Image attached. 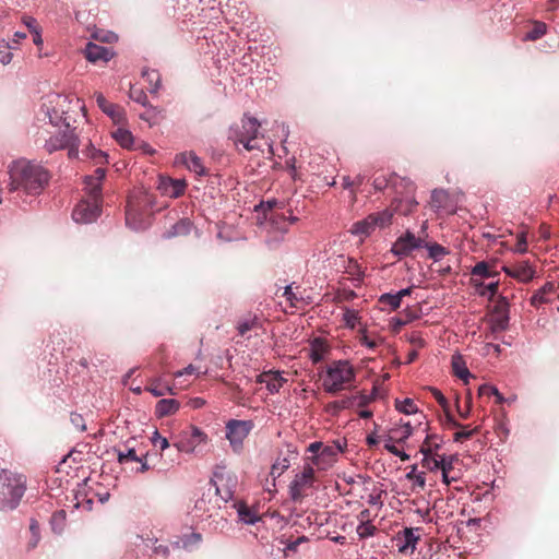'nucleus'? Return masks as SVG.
<instances>
[{"mask_svg":"<svg viewBox=\"0 0 559 559\" xmlns=\"http://www.w3.org/2000/svg\"><path fill=\"white\" fill-rule=\"evenodd\" d=\"M252 426V423L247 420L233 419L228 421L226 426V438L235 450H239L242 447V442L248 437Z\"/></svg>","mask_w":559,"mask_h":559,"instance_id":"nucleus-15","label":"nucleus"},{"mask_svg":"<svg viewBox=\"0 0 559 559\" xmlns=\"http://www.w3.org/2000/svg\"><path fill=\"white\" fill-rule=\"evenodd\" d=\"M503 271L510 277L518 280L519 282L527 283L535 276V270L527 261L516 262L510 265L503 266Z\"/></svg>","mask_w":559,"mask_h":559,"instance_id":"nucleus-19","label":"nucleus"},{"mask_svg":"<svg viewBox=\"0 0 559 559\" xmlns=\"http://www.w3.org/2000/svg\"><path fill=\"white\" fill-rule=\"evenodd\" d=\"M547 26L544 22H535L534 27L530 31L525 38L528 40H536L546 34Z\"/></svg>","mask_w":559,"mask_h":559,"instance_id":"nucleus-43","label":"nucleus"},{"mask_svg":"<svg viewBox=\"0 0 559 559\" xmlns=\"http://www.w3.org/2000/svg\"><path fill=\"white\" fill-rule=\"evenodd\" d=\"M328 352V345L322 338H314L310 345L309 357L313 364L321 361Z\"/></svg>","mask_w":559,"mask_h":559,"instance_id":"nucleus-28","label":"nucleus"},{"mask_svg":"<svg viewBox=\"0 0 559 559\" xmlns=\"http://www.w3.org/2000/svg\"><path fill=\"white\" fill-rule=\"evenodd\" d=\"M10 49L11 47L7 41H0V62L2 64H8L11 62L13 55Z\"/></svg>","mask_w":559,"mask_h":559,"instance_id":"nucleus-50","label":"nucleus"},{"mask_svg":"<svg viewBox=\"0 0 559 559\" xmlns=\"http://www.w3.org/2000/svg\"><path fill=\"white\" fill-rule=\"evenodd\" d=\"M26 489L24 476L8 469L0 472V509H15Z\"/></svg>","mask_w":559,"mask_h":559,"instance_id":"nucleus-5","label":"nucleus"},{"mask_svg":"<svg viewBox=\"0 0 559 559\" xmlns=\"http://www.w3.org/2000/svg\"><path fill=\"white\" fill-rule=\"evenodd\" d=\"M70 421L74 426V428L79 431H85L86 425L83 416L78 413H71L70 415Z\"/></svg>","mask_w":559,"mask_h":559,"instance_id":"nucleus-53","label":"nucleus"},{"mask_svg":"<svg viewBox=\"0 0 559 559\" xmlns=\"http://www.w3.org/2000/svg\"><path fill=\"white\" fill-rule=\"evenodd\" d=\"M10 191L21 190L27 194L41 193L50 179L49 171L41 165L19 159L10 167Z\"/></svg>","mask_w":559,"mask_h":559,"instance_id":"nucleus-1","label":"nucleus"},{"mask_svg":"<svg viewBox=\"0 0 559 559\" xmlns=\"http://www.w3.org/2000/svg\"><path fill=\"white\" fill-rule=\"evenodd\" d=\"M180 407V403L174 399H163L156 403L155 414L157 417L174 415Z\"/></svg>","mask_w":559,"mask_h":559,"instance_id":"nucleus-23","label":"nucleus"},{"mask_svg":"<svg viewBox=\"0 0 559 559\" xmlns=\"http://www.w3.org/2000/svg\"><path fill=\"white\" fill-rule=\"evenodd\" d=\"M400 177H391L390 179H386L384 176H378L373 179V187L377 190H383L388 187L389 182H392L394 187H397L400 185Z\"/></svg>","mask_w":559,"mask_h":559,"instance_id":"nucleus-44","label":"nucleus"},{"mask_svg":"<svg viewBox=\"0 0 559 559\" xmlns=\"http://www.w3.org/2000/svg\"><path fill=\"white\" fill-rule=\"evenodd\" d=\"M85 58L91 62L108 61L112 57L110 49L88 43L84 50Z\"/></svg>","mask_w":559,"mask_h":559,"instance_id":"nucleus-20","label":"nucleus"},{"mask_svg":"<svg viewBox=\"0 0 559 559\" xmlns=\"http://www.w3.org/2000/svg\"><path fill=\"white\" fill-rule=\"evenodd\" d=\"M152 442L154 447H159L160 451H164L167 448H169V441L167 440V438L160 436L158 431L154 432L152 437Z\"/></svg>","mask_w":559,"mask_h":559,"instance_id":"nucleus-54","label":"nucleus"},{"mask_svg":"<svg viewBox=\"0 0 559 559\" xmlns=\"http://www.w3.org/2000/svg\"><path fill=\"white\" fill-rule=\"evenodd\" d=\"M395 407L399 412L404 414H415L417 412V406L412 399H405L403 401H395Z\"/></svg>","mask_w":559,"mask_h":559,"instance_id":"nucleus-40","label":"nucleus"},{"mask_svg":"<svg viewBox=\"0 0 559 559\" xmlns=\"http://www.w3.org/2000/svg\"><path fill=\"white\" fill-rule=\"evenodd\" d=\"M283 296L289 302V306L294 308H299V304L304 300V297L298 292L293 290L292 285L285 287Z\"/></svg>","mask_w":559,"mask_h":559,"instance_id":"nucleus-39","label":"nucleus"},{"mask_svg":"<svg viewBox=\"0 0 559 559\" xmlns=\"http://www.w3.org/2000/svg\"><path fill=\"white\" fill-rule=\"evenodd\" d=\"M70 99L68 96L53 94L47 96L45 103L41 106V112L45 118L48 119V123L55 128L61 127V124L69 129L70 121L68 110L70 108Z\"/></svg>","mask_w":559,"mask_h":559,"instance_id":"nucleus-7","label":"nucleus"},{"mask_svg":"<svg viewBox=\"0 0 559 559\" xmlns=\"http://www.w3.org/2000/svg\"><path fill=\"white\" fill-rule=\"evenodd\" d=\"M257 382L265 383L266 389L271 393H276L283 386L285 379L278 372L267 371L258 376Z\"/></svg>","mask_w":559,"mask_h":559,"instance_id":"nucleus-22","label":"nucleus"},{"mask_svg":"<svg viewBox=\"0 0 559 559\" xmlns=\"http://www.w3.org/2000/svg\"><path fill=\"white\" fill-rule=\"evenodd\" d=\"M45 147L49 153L68 148L69 157L73 158L79 155V139L74 129L69 126V129H59L56 134L45 140Z\"/></svg>","mask_w":559,"mask_h":559,"instance_id":"nucleus-9","label":"nucleus"},{"mask_svg":"<svg viewBox=\"0 0 559 559\" xmlns=\"http://www.w3.org/2000/svg\"><path fill=\"white\" fill-rule=\"evenodd\" d=\"M145 391L152 393L156 397L163 396L166 393L175 394L173 386L162 384L160 378L150 379L147 385L145 386Z\"/></svg>","mask_w":559,"mask_h":559,"instance_id":"nucleus-29","label":"nucleus"},{"mask_svg":"<svg viewBox=\"0 0 559 559\" xmlns=\"http://www.w3.org/2000/svg\"><path fill=\"white\" fill-rule=\"evenodd\" d=\"M489 324L493 333L504 331L509 325V302L506 297L499 296L489 314Z\"/></svg>","mask_w":559,"mask_h":559,"instance_id":"nucleus-14","label":"nucleus"},{"mask_svg":"<svg viewBox=\"0 0 559 559\" xmlns=\"http://www.w3.org/2000/svg\"><path fill=\"white\" fill-rule=\"evenodd\" d=\"M277 205L276 200L267 201L265 204L261 203L255 206L257 224L266 233L270 241H278L283 238L284 234L288 231V227L297 217H286L283 212L275 209Z\"/></svg>","mask_w":559,"mask_h":559,"instance_id":"nucleus-3","label":"nucleus"},{"mask_svg":"<svg viewBox=\"0 0 559 559\" xmlns=\"http://www.w3.org/2000/svg\"><path fill=\"white\" fill-rule=\"evenodd\" d=\"M118 461L121 464L127 463L129 461L141 462V457L136 455L134 449H128L126 453L121 451L118 452Z\"/></svg>","mask_w":559,"mask_h":559,"instance_id":"nucleus-51","label":"nucleus"},{"mask_svg":"<svg viewBox=\"0 0 559 559\" xmlns=\"http://www.w3.org/2000/svg\"><path fill=\"white\" fill-rule=\"evenodd\" d=\"M379 302L383 306H389L391 310H396L401 306L402 300L396 294H383Z\"/></svg>","mask_w":559,"mask_h":559,"instance_id":"nucleus-41","label":"nucleus"},{"mask_svg":"<svg viewBox=\"0 0 559 559\" xmlns=\"http://www.w3.org/2000/svg\"><path fill=\"white\" fill-rule=\"evenodd\" d=\"M206 442L207 435L198 427L191 426L175 437L174 445L179 452L192 453L199 445Z\"/></svg>","mask_w":559,"mask_h":559,"instance_id":"nucleus-11","label":"nucleus"},{"mask_svg":"<svg viewBox=\"0 0 559 559\" xmlns=\"http://www.w3.org/2000/svg\"><path fill=\"white\" fill-rule=\"evenodd\" d=\"M377 527L371 523H359L357 526V534L360 538H367L376 534Z\"/></svg>","mask_w":559,"mask_h":559,"instance_id":"nucleus-46","label":"nucleus"},{"mask_svg":"<svg viewBox=\"0 0 559 559\" xmlns=\"http://www.w3.org/2000/svg\"><path fill=\"white\" fill-rule=\"evenodd\" d=\"M406 478L413 481V490L416 488L423 490L426 486L425 473L417 471V465H412Z\"/></svg>","mask_w":559,"mask_h":559,"instance_id":"nucleus-34","label":"nucleus"},{"mask_svg":"<svg viewBox=\"0 0 559 559\" xmlns=\"http://www.w3.org/2000/svg\"><path fill=\"white\" fill-rule=\"evenodd\" d=\"M317 481L316 471L310 463H305L302 471L297 473L289 485V496L293 501H301L308 496V490L311 489Z\"/></svg>","mask_w":559,"mask_h":559,"instance_id":"nucleus-10","label":"nucleus"},{"mask_svg":"<svg viewBox=\"0 0 559 559\" xmlns=\"http://www.w3.org/2000/svg\"><path fill=\"white\" fill-rule=\"evenodd\" d=\"M342 452L340 445H326L317 455H307L305 463L312 464L314 471H328L337 460V455Z\"/></svg>","mask_w":559,"mask_h":559,"instance_id":"nucleus-13","label":"nucleus"},{"mask_svg":"<svg viewBox=\"0 0 559 559\" xmlns=\"http://www.w3.org/2000/svg\"><path fill=\"white\" fill-rule=\"evenodd\" d=\"M515 251L520 253H525L527 251V240L525 231L518 234Z\"/></svg>","mask_w":559,"mask_h":559,"instance_id":"nucleus-55","label":"nucleus"},{"mask_svg":"<svg viewBox=\"0 0 559 559\" xmlns=\"http://www.w3.org/2000/svg\"><path fill=\"white\" fill-rule=\"evenodd\" d=\"M259 127L260 123L255 118L245 116L241 120L240 127L237 126L230 128L228 139L236 145L242 144L247 151L257 150Z\"/></svg>","mask_w":559,"mask_h":559,"instance_id":"nucleus-8","label":"nucleus"},{"mask_svg":"<svg viewBox=\"0 0 559 559\" xmlns=\"http://www.w3.org/2000/svg\"><path fill=\"white\" fill-rule=\"evenodd\" d=\"M95 96V99H96V103H97V106L106 114L108 115L109 117H111L112 119H120L121 117V109L119 106L108 102L106 99V97L99 93V92H96L94 94Z\"/></svg>","mask_w":559,"mask_h":559,"instance_id":"nucleus-24","label":"nucleus"},{"mask_svg":"<svg viewBox=\"0 0 559 559\" xmlns=\"http://www.w3.org/2000/svg\"><path fill=\"white\" fill-rule=\"evenodd\" d=\"M258 328H260V321L257 316L243 319L239 321L237 325L238 333L241 336L246 335L249 331L255 330Z\"/></svg>","mask_w":559,"mask_h":559,"instance_id":"nucleus-35","label":"nucleus"},{"mask_svg":"<svg viewBox=\"0 0 559 559\" xmlns=\"http://www.w3.org/2000/svg\"><path fill=\"white\" fill-rule=\"evenodd\" d=\"M408 342L411 343V345L413 346V348L415 349H419V348H423L425 347L426 345V342L425 340L421 337V335L417 332H414L409 335L408 337Z\"/></svg>","mask_w":559,"mask_h":559,"instance_id":"nucleus-56","label":"nucleus"},{"mask_svg":"<svg viewBox=\"0 0 559 559\" xmlns=\"http://www.w3.org/2000/svg\"><path fill=\"white\" fill-rule=\"evenodd\" d=\"M355 381V370L346 360H336L328 366L322 379L325 392L335 394L352 386Z\"/></svg>","mask_w":559,"mask_h":559,"instance_id":"nucleus-6","label":"nucleus"},{"mask_svg":"<svg viewBox=\"0 0 559 559\" xmlns=\"http://www.w3.org/2000/svg\"><path fill=\"white\" fill-rule=\"evenodd\" d=\"M179 160L182 162L190 171L195 173L199 176H205L207 174L201 158L193 152H185L178 156Z\"/></svg>","mask_w":559,"mask_h":559,"instance_id":"nucleus-21","label":"nucleus"},{"mask_svg":"<svg viewBox=\"0 0 559 559\" xmlns=\"http://www.w3.org/2000/svg\"><path fill=\"white\" fill-rule=\"evenodd\" d=\"M289 460L287 457H278L271 467L270 475L275 480L276 477H280L285 471L289 468Z\"/></svg>","mask_w":559,"mask_h":559,"instance_id":"nucleus-38","label":"nucleus"},{"mask_svg":"<svg viewBox=\"0 0 559 559\" xmlns=\"http://www.w3.org/2000/svg\"><path fill=\"white\" fill-rule=\"evenodd\" d=\"M191 374H197L199 376L200 372H199V368H197L195 366L193 365H189L188 367H186L185 369L182 370H179V371H176L174 373V377L175 379H180L182 378L183 376H191Z\"/></svg>","mask_w":559,"mask_h":559,"instance_id":"nucleus-58","label":"nucleus"},{"mask_svg":"<svg viewBox=\"0 0 559 559\" xmlns=\"http://www.w3.org/2000/svg\"><path fill=\"white\" fill-rule=\"evenodd\" d=\"M478 393H479L480 396H483V395H487V396L498 395V390L495 386H491V385H488V384H484V385L479 386Z\"/></svg>","mask_w":559,"mask_h":559,"instance_id":"nucleus-64","label":"nucleus"},{"mask_svg":"<svg viewBox=\"0 0 559 559\" xmlns=\"http://www.w3.org/2000/svg\"><path fill=\"white\" fill-rule=\"evenodd\" d=\"M344 320L348 326L354 328L358 320L357 313L354 310H346L344 313Z\"/></svg>","mask_w":559,"mask_h":559,"instance_id":"nucleus-61","label":"nucleus"},{"mask_svg":"<svg viewBox=\"0 0 559 559\" xmlns=\"http://www.w3.org/2000/svg\"><path fill=\"white\" fill-rule=\"evenodd\" d=\"M418 528H405L403 531L404 544L400 546L401 552H407L408 550L414 551L416 543L419 539V535L416 534Z\"/></svg>","mask_w":559,"mask_h":559,"instance_id":"nucleus-30","label":"nucleus"},{"mask_svg":"<svg viewBox=\"0 0 559 559\" xmlns=\"http://www.w3.org/2000/svg\"><path fill=\"white\" fill-rule=\"evenodd\" d=\"M430 391L433 395V397L436 399V401L438 402V404L443 408V409H447V406H448V401L445 399V396L442 394L441 391H439L438 389L436 388H430Z\"/></svg>","mask_w":559,"mask_h":559,"instance_id":"nucleus-60","label":"nucleus"},{"mask_svg":"<svg viewBox=\"0 0 559 559\" xmlns=\"http://www.w3.org/2000/svg\"><path fill=\"white\" fill-rule=\"evenodd\" d=\"M130 97L142 105H146L147 96L142 90H131Z\"/></svg>","mask_w":559,"mask_h":559,"instance_id":"nucleus-59","label":"nucleus"},{"mask_svg":"<svg viewBox=\"0 0 559 559\" xmlns=\"http://www.w3.org/2000/svg\"><path fill=\"white\" fill-rule=\"evenodd\" d=\"M201 540L202 535L194 532L181 537V544L185 549H192L194 546L199 545Z\"/></svg>","mask_w":559,"mask_h":559,"instance_id":"nucleus-42","label":"nucleus"},{"mask_svg":"<svg viewBox=\"0 0 559 559\" xmlns=\"http://www.w3.org/2000/svg\"><path fill=\"white\" fill-rule=\"evenodd\" d=\"M449 202V194L442 189H435L431 193L430 205L436 209H445Z\"/></svg>","mask_w":559,"mask_h":559,"instance_id":"nucleus-33","label":"nucleus"},{"mask_svg":"<svg viewBox=\"0 0 559 559\" xmlns=\"http://www.w3.org/2000/svg\"><path fill=\"white\" fill-rule=\"evenodd\" d=\"M421 308L419 306H415L412 308H406L403 312L400 313L404 318V322H412L420 317Z\"/></svg>","mask_w":559,"mask_h":559,"instance_id":"nucleus-48","label":"nucleus"},{"mask_svg":"<svg viewBox=\"0 0 559 559\" xmlns=\"http://www.w3.org/2000/svg\"><path fill=\"white\" fill-rule=\"evenodd\" d=\"M498 293V282H493L488 284L485 289L481 292L483 296L488 295L489 299H492Z\"/></svg>","mask_w":559,"mask_h":559,"instance_id":"nucleus-62","label":"nucleus"},{"mask_svg":"<svg viewBox=\"0 0 559 559\" xmlns=\"http://www.w3.org/2000/svg\"><path fill=\"white\" fill-rule=\"evenodd\" d=\"M413 433V427L411 423H403L399 427L390 430L389 441L403 442L408 439Z\"/></svg>","mask_w":559,"mask_h":559,"instance_id":"nucleus-27","label":"nucleus"},{"mask_svg":"<svg viewBox=\"0 0 559 559\" xmlns=\"http://www.w3.org/2000/svg\"><path fill=\"white\" fill-rule=\"evenodd\" d=\"M326 445H324L320 441H314L310 443L306 450L307 453H310L311 455H317L321 452L322 449H324Z\"/></svg>","mask_w":559,"mask_h":559,"instance_id":"nucleus-63","label":"nucleus"},{"mask_svg":"<svg viewBox=\"0 0 559 559\" xmlns=\"http://www.w3.org/2000/svg\"><path fill=\"white\" fill-rule=\"evenodd\" d=\"M393 213L391 210H384L369 214L366 218L356 222L352 227V233L356 235L368 236L377 227L383 228L389 226L392 222Z\"/></svg>","mask_w":559,"mask_h":559,"instance_id":"nucleus-12","label":"nucleus"},{"mask_svg":"<svg viewBox=\"0 0 559 559\" xmlns=\"http://www.w3.org/2000/svg\"><path fill=\"white\" fill-rule=\"evenodd\" d=\"M105 176V168L97 167L93 175L85 177L84 189L86 192V199L82 200L74 207L72 213V217L76 223H92L100 215L103 203L102 183Z\"/></svg>","mask_w":559,"mask_h":559,"instance_id":"nucleus-2","label":"nucleus"},{"mask_svg":"<svg viewBox=\"0 0 559 559\" xmlns=\"http://www.w3.org/2000/svg\"><path fill=\"white\" fill-rule=\"evenodd\" d=\"M452 461V457L447 460L444 456H442V463L439 466V469L442 472V480H448V473H451L453 469Z\"/></svg>","mask_w":559,"mask_h":559,"instance_id":"nucleus-57","label":"nucleus"},{"mask_svg":"<svg viewBox=\"0 0 559 559\" xmlns=\"http://www.w3.org/2000/svg\"><path fill=\"white\" fill-rule=\"evenodd\" d=\"M424 457L421 460V466L428 471H437L439 469L440 464L442 463V455L436 454H423Z\"/></svg>","mask_w":559,"mask_h":559,"instance_id":"nucleus-36","label":"nucleus"},{"mask_svg":"<svg viewBox=\"0 0 559 559\" xmlns=\"http://www.w3.org/2000/svg\"><path fill=\"white\" fill-rule=\"evenodd\" d=\"M187 188V182L185 179H173L169 177L159 176L157 189L162 194L167 195L169 198H179L181 197Z\"/></svg>","mask_w":559,"mask_h":559,"instance_id":"nucleus-18","label":"nucleus"},{"mask_svg":"<svg viewBox=\"0 0 559 559\" xmlns=\"http://www.w3.org/2000/svg\"><path fill=\"white\" fill-rule=\"evenodd\" d=\"M424 246V240L420 237H416L412 231L407 230L404 235L400 236L392 246L391 251L396 257H407L415 249H419Z\"/></svg>","mask_w":559,"mask_h":559,"instance_id":"nucleus-17","label":"nucleus"},{"mask_svg":"<svg viewBox=\"0 0 559 559\" xmlns=\"http://www.w3.org/2000/svg\"><path fill=\"white\" fill-rule=\"evenodd\" d=\"M155 195L146 190L134 191L128 199L126 222L134 230L144 229L151 223Z\"/></svg>","mask_w":559,"mask_h":559,"instance_id":"nucleus-4","label":"nucleus"},{"mask_svg":"<svg viewBox=\"0 0 559 559\" xmlns=\"http://www.w3.org/2000/svg\"><path fill=\"white\" fill-rule=\"evenodd\" d=\"M448 419L453 427L461 428V430L456 431L453 436L455 442H463L465 440H468L479 432V427L469 429L468 426L461 425L460 423L454 420L450 415H448Z\"/></svg>","mask_w":559,"mask_h":559,"instance_id":"nucleus-25","label":"nucleus"},{"mask_svg":"<svg viewBox=\"0 0 559 559\" xmlns=\"http://www.w3.org/2000/svg\"><path fill=\"white\" fill-rule=\"evenodd\" d=\"M143 78L146 79V81L153 85V88L151 90V92H157V90L159 88V83H160V76H159V73L156 71V70H145L143 71L142 73Z\"/></svg>","mask_w":559,"mask_h":559,"instance_id":"nucleus-45","label":"nucleus"},{"mask_svg":"<svg viewBox=\"0 0 559 559\" xmlns=\"http://www.w3.org/2000/svg\"><path fill=\"white\" fill-rule=\"evenodd\" d=\"M394 441H389L384 444V449L395 455V456H399L402 461H408L409 460V455L407 453H405L404 451H401L399 450L394 444H393Z\"/></svg>","mask_w":559,"mask_h":559,"instance_id":"nucleus-52","label":"nucleus"},{"mask_svg":"<svg viewBox=\"0 0 559 559\" xmlns=\"http://www.w3.org/2000/svg\"><path fill=\"white\" fill-rule=\"evenodd\" d=\"M427 248L429 251V258H431L436 261L440 260L442 257H444L448 253L445 248L439 243L429 245V246H427Z\"/></svg>","mask_w":559,"mask_h":559,"instance_id":"nucleus-49","label":"nucleus"},{"mask_svg":"<svg viewBox=\"0 0 559 559\" xmlns=\"http://www.w3.org/2000/svg\"><path fill=\"white\" fill-rule=\"evenodd\" d=\"M400 186L406 190L405 198H395L392 202V210L402 215H408L414 212L418 203L414 199L415 185L407 179H400Z\"/></svg>","mask_w":559,"mask_h":559,"instance_id":"nucleus-16","label":"nucleus"},{"mask_svg":"<svg viewBox=\"0 0 559 559\" xmlns=\"http://www.w3.org/2000/svg\"><path fill=\"white\" fill-rule=\"evenodd\" d=\"M192 229V223L188 218H182L174 224L169 229H167L164 234L166 238H173L177 236H186L190 234Z\"/></svg>","mask_w":559,"mask_h":559,"instance_id":"nucleus-26","label":"nucleus"},{"mask_svg":"<svg viewBox=\"0 0 559 559\" xmlns=\"http://www.w3.org/2000/svg\"><path fill=\"white\" fill-rule=\"evenodd\" d=\"M115 139L117 142L126 148H131L134 143V138L132 133L128 130L118 129L115 133Z\"/></svg>","mask_w":559,"mask_h":559,"instance_id":"nucleus-37","label":"nucleus"},{"mask_svg":"<svg viewBox=\"0 0 559 559\" xmlns=\"http://www.w3.org/2000/svg\"><path fill=\"white\" fill-rule=\"evenodd\" d=\"M451 364H452L453 373L457 378H460L464 381H467L468 377H471V373L465 366V361H464L463 357L461 355H454L452 357Z\"/></svg>","mask_w":559,"mask_h":559,"instance_id":"nucleus-31","label":"nucleus"},{"mask_svg":"<svg viewBox=\"0 0 559 559\" xmlns=\"http://www.w3.org/2000/svg\"><path fill=\"white\" fill-rule=\"evenodd\" d=\"M440 439L438 436L436 435H429L426 437L425 441L423 442L421 447H420V452L423 454H436V455H440L438 453V450L440 448Z\"/></svg>","mask_w":559,"mask_h":559,"instance_id":"nucleus-32","label":"nucleus"},{"mask_svg":"<svg viewBox=\"0 0 559 559\" xmlns=\"http://www.w3.org/2000/svg\"><path fill=\"white\" fill-rule=\"evenodd\" d=\"M472 274L480 277H490L492 275L489 265L484 261L475 264Z\"/></svg>","mask_w":559,"mask_h":559,"instance_id":"nucleus-47","label":"nucleus"}]
</instances>
